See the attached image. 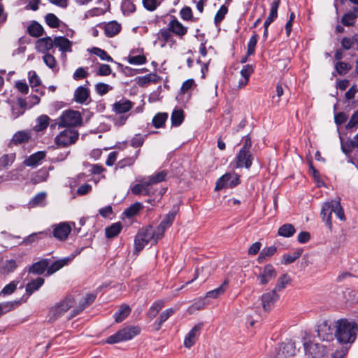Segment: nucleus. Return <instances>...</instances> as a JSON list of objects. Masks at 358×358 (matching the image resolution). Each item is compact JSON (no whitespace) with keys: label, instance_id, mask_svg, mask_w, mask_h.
I'll list each match as a JSON object with an SVG mask.
<instances>
[{"label":"nucleus","instance_id":"7ed1b4c3","mask_svg":"<svg viewBox=\"0 0 358 358\" xmlns=\"http://www.w3.org/2000/svg\"><path fill=\"white\" fill-rule=\"evenodd\" d=\"M141 332V329L138 326H127L119 330L115 334L107 338L106 343L114 344L132 339Z\"/></svg>","mask_w":358,"mask_h":358},{"label":"nucleus","instance_id":"dca6fc26","mask_svg":"<svg viewBox=\"0 0 358 358\" xmlns=\"http://www.w3.org/2000/svg\"><path fill=\"white\" fill-rule=\"evenodd\" d=\"M134 105L130 100L123 98L112 105V110L116 114H124L129 112Z\"/></svg>","mask_w":358,"mask_h":358},{"label":"nucleus","instance_id":"2f4dec72","mask_svg":"<svg viewBox=\"0 0 358 358\" xmlns=\"http://www.w3.org/2000/svg\"><path fill=\"white\" fill-rule=\"evenodd\" d=\"M253 71L254 69L252 66L248 64L243 66V69L241 71V75L242 76L243 78L239 80V88H242L248 84L249 78Z\"/></svg>","mask_w":358,"mask_h":358},{"label":"nucleus","instance_id":"e433bc0d","mask_svg":"<svg viewBox=\"0 0 358 358\" xmlns=\"http://www.w3.org/2000/svg\"><path fill=\"white\" fill-rule=\"evenodd\" d=\"M22 171V169L21 168L11 170L3 176V180L22 181L24 180V177L20 174Z\"/></svg>","mask_w":358,"mask_h":358},{"label":"nucleus","instance_id":"c85d7f7f","mask_svg":"<svg viewBox=\"0 0 358 358\" xmlns=\"http://www.w3.org/2000/svg\"><path fill=\"white\" fill-rule=\"evenodd\" d=\"M131 311V308L126 304H122L114 314V319L117 323L122 322Z\"/></svg>","mask_w":358,"mask_h":358},{"label":"nucleus","instance_id":"5fc2aeb1","mask_svg":"<svg viewBox=\"0 0 358 358\" xmlns=\"http://www.w3.org/2000/svg\"><path fill=\"white\" fill-rule=\"evenodd\" d=\"M91 53L98 56L101 59L107 62H113V58L103 49L99 48H92Z\"/></svg>","mask_w":358,"mask_h":358},{"label":"nucleus","instance_id":"cd10ccee","mask_svg":"<svg viewBox=\"0 0 358 358\" xmlns=\"http://www.w3.org/2000/svg\"><path fill=\"white\" fill-rule=\"evenodd\" d=\"M160 80L159 76L156 73H149L143 76H140L136 78L137 84L141 87H144L151 83H157Z\"/></svg>","mask_w":358,"mask_h":358},{"label":"nucleus","instance_id":"ddd939ff","mask_svg":"<svg viewBox=\"0 0 358 358\" xmlns=\"http://www.w3.org/2000/svg\"><path fill=\"white\" fill-rule=\"evenodd\" d=\"M335 330L327 321H324L317 325V336L323 341H333Z\"/></svg>","mask_w":358,"mask_h":358},{"label":"nucleus","instance_id":"1a4fd4ad","mask_svg":"<svg viewBox=\"0 0 358 358\" xmlns=\"http://www.w3.org/2000/svg\"><path fill=\"white\" fill-rule=\"evenodd\" d=\"M72 226H75L74 222H60L52 225V235L59 241H65L72 229Z\"/></svg>","mask_w":358,"mask_h":358},{"label":"nucleus","instance_id":"6ab92c4d","mask_svg":"<svg viewBox=\"0 0 358 358\" xmlns=\"http://www.w3.org/2000/svg\"><path fill=\"white\" fill-rule=\"evenodd\" d=\"M341 150L347 156L348 162L355 165L354 162H356V159L357 157L355 156V157H352L351 155V152H352L354 148H357V147L355 146V143H354L352 139H348L345 142H343L342 138H341Z\"/></svg>","mask_w":358,"mask_h":358},{"label":"nucleus","instance_id":"a878e982","mask_svg":"<svg viewBox=\"0 0 358 358\" xmlns=\"http://www.w3.org/2000/svg\"><path fill=\"white\" fill-rule=\"evenodd\" d=\"M45 157V152L43 151L36 152L31 155L24 161V165L31 167H35L41 164V161Z\"/></svg>","mask_w":358,"mask_h":358},{"label":"nucleus","instance_id":"6e6552de","mask_svg":"<svg viewBox=\"0 0 358 358\" xmlns=\"http://www.w3.org/2000/svg\"><path fill=\"white\" fill-rule=\"evenodd\" d=\"M256 276L259 285H266L277 277V271L272 264H268L259 267V273Z\"/></svg>","mask_w":358,"mask_h":358},{"label":"nucleus","instance_id":"864d4df0","mask_svg":"<svg viewBox=\"0 0 358 358\" xmlns=\"http://www.w3.org/2000/svg\"><path fill=\"white\" fill-rule=\"evenodd\" d=\"M166 173L165 171H160L155 175L149 176L148 178V181L149 182L150 185L153 187L154 185L164 181L166 178Z\"/></svg>","mask_w":358,"mask_h":358},{"label":"nucleus","instance_id":"423d86ee","mask_svg":"<svg viewBox=\"0 0 358 358\" xmlns=\"http://www.w3.org/2000/svg\"><path fill=\"white\" fill-rule=\"evenodd\" d=\"M153 243V233L152 232V227L142 228L136 235L134 240V247L137 252L142 250L144 247L150 242Z\"/></svg>","mask_w":358,"mask_h":358},{"label":"nucleus","instance_id":"f03ea898","mask_svg":"<svg viewBox=\"0 0 358 358\" xmlns=\"http://www.w3.org/2000/svg\"><path fill=\"white\" fill-rule=\"evenodd\" d=\"M340 199L325 202L322 208L321 215L323 220L326 222L329 228H331V213H334L341 220H345L344 210L341 206Z\"/></svg>","mask_w":358,"mask_h":358},{"label":"nucleus","instance_id":"c03bdc74","mask_svg":"<svg viewBox=\"0 0 358 358\" xmlns=\"http://www.w3.org/2000/svg\"><path fill=\"white\" fill-rule=\"evenodd\" d=\"M296 230L291 224H285L278 229V235L283 237H291L294 235Z\"/></svg>","mask_w":358,"mask_h":358},{"label":"nucleus","instance_id":"7c9ffc66","mask_svg":"<svg viewBox=\"0 0 358 358\" xmlns=\"http://www.w3.org/2000/svg\"><path fill=\"white\" fill-rule=\"evenodd\" d=\"M29 138V132L27 131H19L13 135L10 143L15 145H20L28 142Z\"/></svg>","mask_w":358,"mask_h":358},{"label":"nucleus","instance_id":"8fccbe9b","mask_svg":"<svg viewBox=\"0 0 358 358\" xmlns=\"http://www.w3.org/2000/svg\"><path fill=\"white\" fill-rule=\"evenodd\" d=\"M228 285V281L225 280L220 287L211 290L206 294V296L209 298H217L220 295L222 294Z\"/></svg>","mask_w":358,"mask_h":358},{"label":"nucleus","instance_id":"aec40b11","mask_svg":"<svg viewBox=\"0 0 358 358\" xmlns=\"http://www.w3.org/2000/svg\"><path fill=\"white\" fill-rule=\"evenodd\" d=\"M201 326V324H196L188 332L184 340L185 347L190 348L195 343L200 334Z\"/></svg>","mask_w":358,"mask_h":358},{"label":"nucleus","instance_id":"b1692460","mask_svg":"<svg viewBox=\"0 0 358 358\" xmlns=\"http://www.w3.org/2000/svg\"><path fill=\"white\" fill-rule=\"evenodd\" d=\"M49 265V259H43L33 264L28 269V272L29 273H33L36 275H41L45 271H48V267Z\"/></svg>","mask_w":358,"mask_h":358},{"label":"nucleus","instance_id":"5701e85b","mask_svg":"<svg viewBox=\"0 0 358 358\" xmlns=\"http://www.w3.org/2000/svg\"><path fill=\"white\" fill-rule=\"evenodd\" d=\"M19 263L20 262L12 259L3 261L0 265V273L4 276L10 275L16 270Z\"/></svg>","mask_w":358,"mask_h":358},{"label":"nucleus","instance_id":"f8f14e48","mask_svg":"<svg viewBox=\"0 0 358 358\" xmlns=\"http://www.w3.org/2000/svg\"><path fill=\"white\" fill-rule=\"evenodd\" d=\"M303 346L305 352L309 358H322L325 355V348L322 345L305 342Z\"/></svg>","mask_w":358,"mask_h":358},{"label":"nucleus","instance_id":"4468645a","mask_svg":"<svg viewBox=\"0 0 358 358\" xmlns=\"http://www.w3.org/2000/svg\"><path fill=\"white\" fill-rule=\"evenodd\" d=\"M155 191L156 189H153V187L150 185L148 180H141L139 183L131 188V193L135 195L152 196L155 194Z\"/></svg>","mask_w":358,"mask_h":358},{"label":"nucleus","instance_id":"79ce46f5","mask_svg":"<svg viewBox=\"0 0 358 358\" xmlns=\"http://www.w3.org/2000/svg\"><path fill=\"white\" fill-rule=\"evenodd\" d=\"M15 159V154H5L0 157V170L11 166Z\"/></svg>","mask_w":358,"mask_h":358},{"label":"nucleus","instance_id":"4d7b16f0","mask_svg":"<svg viewBox=\"0 0 358 358\" xmlns=\"http://www.w3.org/2000/svg\"><path fill=\"white\" fill-rule=\"evenodd\" d=\"M127 62L130 64L141 65V64H145L147 62V59H146L145 56H144V55H139L134 56V55H131V54H130L127 57Z\"/></svg>","mask_w":358,"mask_h":358},{"label":"nucleus","instance_id":"412c9836","mask_svg":"<svg viewBox=\"0 0 358 358\" xmlns=\"http://www.w3.org/2000/svg\"><path fill=\"white\" fill-rule=\"evenodd\" d=\"M168 27L172 33L180 38H182L187 32V27L183 26L176 18L171 20L168 24Z\"/></svg>","mask_w":358,"mask_h":358},{"label":"nucleus","instance_id":"4be33fe9","mask_svg":"<svg viewBox=\"0 0 358 358\" xmlns=\"http://www.w3.org/2000/svg\"><path fill=\"white\" fill-rule=\"evenodd\" d=\"M37 51L43 54L49 53L48 52L54 48L53 39L50 37H45L39 38L35 44Z\"/></svg>","mask_w":358,"mask_h":358},{"label":"nucleus","instance_id":"052dcab7","mask_svg":"<svg viewBox=\"0 0 358 358\" xmlns=\"http://www.w3.org/2000/svg\"><path fill=\"white\" fill-rule=\"evenodd\" d=\"M44 63L52 70L57 69V62L55 57L50 53L44 54L43 57Z\"/></svg>","mask_w":358,"mask_h":358},{"label":"nucleus","instance_id":"f3484780","mask_svg":"<svg viewBox=\"0 0 358 358\" xmlns=\"http://www.w3.org/2000/svg\"><path fill=\"white\" fill-rule=\"evenodd\" d=\"M96 295L92 293L87 294L83 301L80 302L78 306L71 311L70 318L73 317L82 312L84 309L91 305L95 300Z\"/></svg>","mask_w":358,"mask_h":358},{"label":"nucleus","instance_id":"774afa93","mask_svg":"<svg viewBox=\"0 0 358 358\" xmlns=\"http://www.w3.org/2000/svg\"><path fill=\"white\" fill-rule=\"evenodd\" d=\"M146 136L141 134L135 135L131 140L130 144L133 148H138L141 147L145 141Z\"/></svg>","mask_w":358,"mask_h":358},{"label":"nucleus","instance_id":"ea45409f","mask_svg":"<svg viewBox=\"0 0 358 358\" xmlns=\"http://www.w3.org/2000/svg\"><path fill=\"white\" fill-rule=\"evenodd\" d=\"M48 235V231H40L38 233H33L29 235L27 237L24 238V240L22 241L21 244H24L26 245H29L39 239L43 238L45 236H47Z\"/></svg>","mask_w":358,"mask_h":358},{"label":"nucleus","instance_id":"3c124183","mask_svg":"<svg viewBox=\"0 0 358 358\" xmlns=\"http://www.w3.org/2000/svg\"><path fill=\"white\" fill-rule=\"evenodd\" d=\"M143 207L141 203L136 202L130 207L126 208L124 211V215L127 217H131L136 215L141 208Z\"/></svg>","mask_w":358,"mask_h":358},{"label":"nucleus","instance_id":"39448f33","mask_svg":"<svg viewBox=\"0 0 358 358\" xmlns=\"http://www.w3.org/2000/svg\"><path fill=\"white\" fill-rule=\"evenodd\" d=\"M57 124L59 127L80 126L82 124V117L78 111L66 110L62 113Z\"/></svg>","mask_w":358,"mask_h":358},{"label":"nucleus","instance_id":"2eb2a0df","mask_svg":"<svg viewBox=\"0 0 358 358\" xmlns=\"http://www.w3.org/2000/svg\"><path fill=\"white\" fill-rule=\"evenodd\" d=\"M278 299L279 295L273 289L264 293L261 296L262 305L264 310L266 312L270 311Z\"/></svg>","mask_w":358,"mask_h":358},{"label":"nucleus","instance_id":"9b49d317","mask_svg":"<svg viewBox=\"0 0 358 358\" xmlns=\"http://www.w3.org/2000/svg\"><path fill=\"white\" fill-rule=\"evenodd\" d=\"M254 160V156L250 152V150H241L235 157L236 168H245L249 169Z\"/></svg>","mask_w":358,"mask_h":358},{"label":"nucleus","instance_id":"49530a36","mask_svg":"<svg viewBox=\"0 0 358 358\" xmlns=\"http://www.w3.org/2000/svg\"><path fill=\"white\" fill-rule=\"evenodd\" d=\"M290 277L287 273L282 275L278 279L277 283L273 289L276 292L282 290L290 282Z\"/></svg>","mask_w":358,"mask_h":358},{"label":"nucleus","instance_id":"58836bf2","mask_svg":"<svg viewBox=\"0 0 358 358\" xmlns=\"http://www.w3.org/2000/svg\"><path fill=\"white\" fill-rule=\"evenodd\" d=\"M282 354L285 357H289L294 356L296 352V348L295 345V343L292 341H290L287 343L283 344L281 348Z\"/></svg>","mask_w":358,"mask_h":358},{"label":"nucleus","instance_id":"338daca9","mask_svg":"<svg viewBox=\"0 0 358 358\" xmlns=\"http://www.w3.org/2000/svg\"><path fill=\"white\" fill-rule=\"evenodd\" d=\"M258 36L257 34L252 35L248 43V55H252L255 53V47L257 43Z\"/></svg>","mask_w":358,"mask_h":358},{"label":"nucleus","instance_id":"a18cd8bd","mask_svg":"<svg viewBox=\"0 0 358 358\" xmlns=\"http://www.w3.org/2000/svg\"><path fill=\"white\" fill-rule=\"evenodd\" d=\"M171 124L174 127L180 126L184 120V113L182 110H174L171 114Z\"/></svg>","mask_w":358,"mask_h":358},{"label":"nucleus","instance_id":"20e7f679","mask_svg":"<svg viewBox=\"0 0 358 358\" xmlns=\"http://www.w3.org/2000/svg\"><path fill=\"white\" fill-rule=\"evenodd\" d=\"M73 303L74 299L71 296L66 297L62 301L56 303L50 309L49 320L52 322L55 321L62 317L70 308H71Z\"/></svg>","mask_w":358,"mask_h":358},{"label":"nucleus","instance_id":"37998d69","mask_svg":"<svg viewBox=\"0 0 358 358\" xmlns=\"http://www.w3.org/2000/svg\"><path fill=\"white\" fill-rule=\"evenodd\" d=\"M27 31L30 36L39 37L43 32V27L37 22H33L27 28Z\"/></svg>","mask_w":358,"mask_h":358},{"label":"nucleus","instance_id":"680f3d73","mask_svg":"<svg viewBox=\"0 0 358 358\" xmlns=\"http://www.w3.org/2000/svg\"><path fill=\"white\" fill-rule=\"evenodd\" d=\"M176 213L171 212L165 215L162 221L160 222L159 225L164 227V229H167L170 227L175 219Z\"/></svg>","mask_w":358,"mask_h":358},{"label":"nucleus","instance_id":"c756f323","mask_svg":"<svg viewBox=\"0 0 358 358\" xmlns=\"http://www.w3.org/2000/svg\"><path fill=\"white\" fill-rule=\"evenodd\" d=\"M44 284V279L38 277L35 280H31L26 285L25 290L28 296L31 295L35 291H37Z\"/></svg>","mask_w":358,"mask_h":358},{"label":"nucleus","instance_id":"bb28decb","mask_svg":"<svg viewBox=\"0 0 358 358\" xmlns=\"http://www.w3.org/2000/svg\"><path fill=\"white\" fill-rule=\"evenodd\" d=\"M280 3V0H274L271 6L270 13L267 18L266 19L264 27H269L271 22H273L278 17V10Z\"/></svg>","mask_w":358,"mask_h":358},{"label":"nucleus","instance_id":"bf43d9fd","mask_svg":"<svg viewBox=\"0 0 358 358\" xmlns=\"http://www.w3.org/2000/svg\"><path fill=\"white\" fill-rule=\"evenodd\" d=\"M46 198V194L45 192L38 193L33 199L29 201V205L30 207H35L37 206L43 205Z\"/></svg>","mask_w":358,"mask_h":358},{"label":"nucleus","instance_id":"603ef678","mask_svg":"<svg viewBox=\"0 0 358 358\" xmlns=\"http://www.w3.org/2000/svg\"><path fill=\"white\" fill-rule=\"evenodd\" d=\"M301 250H297L292 254H285L282 257V264L287 265L294 262L296 259L299 258V257L301 255Z\"/></svg>","mask_w":358,"mask_h":358},{"label":"nucleus","instance_id":"4c0bfd02","mask_svg":"<svg viewBox=\"0 0 358 358\" xmlns=\"http://www.w3.org/2000/svg\"><path fill=\"white\" fill-rule=\"evenodd\" d=\"M69 259L66 258L55 261L50 265L49 264L48 267L47 275H50L56 271H59L64 266L66 265L69 263Z\"/></svg>","mask_w":358,"mask_h":358},{"label":"nucleus","instance_id":"9d476101","mask_svg":"<svg viewBox=\"0 0 358 358\" xmlns=\"http://www.w3.org/2000/svg\"><path fill=\"white\" fill-rule=\"evenodd\" d=\"M240 183L239 176L236 173H225L216 182L215 190L224 188H231Z\"/></svg>","mask_w":358,"mask_h":358},{"label":"nucleus","instance_id":"a211bd4d","mask_svg":"<svg viewBox=\"0 0 358 358\" xmlns=\"http://www.w3.org/2000/svg\"><path fill=\"white\" fill-rule=\"evenodd\" d=\"M54 47L57 48L59 51L64 54L72 51V42L64 36H57L53 39Z\"/></svg>","mask_w":358,"mask_h":358},{"label":"nucleus","instance_id":"09e8293b","mask_svg":"<svg viewBox=\"0 0 358 358\" xmlns=\"http://www.w3.org/2000/svg\"><path fill=\"white\" fill-rule=\"evenodd\" d=\"M19 283L18 280H13L4 287L0 292V296H7L13 294L17 289V286Z\"/></svg>","mask_w":358,"mask_h":358},{"label":"nucleus","instance_id":"f257e3e1","mask_svg":"<svg viewBox=\"0 0 358 358\" xmlns=\"http://www.w3.org/2000/svg\"><path fill=\"white\" fill-rule=\"evenodd\" d=\"M358 325L354 321L341 319L337 321L334 336L341 345L351 346L357 338Z\"/></svg>","mask_w":358,"mask_h":358},{"label":"nucleus","instance_id":"13d9d810","mask_svg":"<svg viewBox=\"0 0 358 358\" xmlns=\"http://www.w3.org/2000/svg\"><path fill=\"white\" fill-rule=\"evenodd\" d=\"M228 12V8L226 6L222 5L216 13L214 17V22L216 26L219 25L220 22L224 20L226 14Z\"/></svg>","mask_w":358,"mask_h":358},{"label":"nucleus","instance_id":"c9c22d12","mask_svg":"<svg viewBox=\"0 0 358 358\" xmlns=\"http://www.w3.org/2000/svg\"><path fill=\"white\" fill-rule=\"evenodd\" d=\"M122 229V226L120 222L113 223L108 227L106 228V236L108 238H114L120 233Z\"/></svg>","mask_w":358,"mask_h":358},{"label":"nucleus","instance_id":"393cba45","mask_svg":"<svg viewBox=\"0 0 358 358\" xmlns=\"http://www.w3.org/2000/svg\"><path fill=\"white\" fill-rule=\"evenodd\" d=\"M90 90L83 86H79L74 92L73 100L78 103H85L90 99Z\"/></svg>","mask_w":358,"mask_h":358},{"label":"nucleus","instance_id":"69168bd1","mask_svg":"<svg viewBox=\"0 0 358 358\" xmlns=\"http://www.w3.org/2000/svg\"><path fill=\"white\" fill-rule=\"evenodd\" d=\"M166 230V229H164V227L159 224L156 229H154L152 227V232L153 233V243L156 244L158 241L164 236Z\"/></svg>","mask_w":358,"mask_h":358},{"label":"nucleus","instance_id":"0e129e2a","mask_svg":"<svg viewBox=\"0 0 358 358\" xmlns=\"http://www.w3.org/2000/svg\"><path fill=\"white\" fill-rule=\"evenodd\" d=\"M176 312V309L171 308L163 311L159 317V328L161 325L165 322L171 316H172Z\"/></svg>","mask_w":358,"mask_h":358},{"label":"nucleus","instance_id":"a19ab883","mask_svg":"<svg viewBox=\"0 0 358 358\" xmlns=\"http://www.w3.org/2000/svg\"><path fill=\"white\" fill-rule=\"evenodd\" d=\"M277 251V248L275 246H270L268 248H264L261 252L257 258V262L259 263H262L268 257L273 256Z\"/></svg>","mask_w":358,"mask_h":358},{"label":"nucleus","instance_id":"72a5a7b5","mask_svg":"<svg viewBox=\"0 0 358 358\" xmlns=\"http://www.w3.org/2000/svg\"><path fill=\"white\" fill-rule=\"evenodd\" d=\"M358 17V8H355L352 12L345 13L342 19L341 22L345 26H352L355 24L356 18Z\"/></svg>","mask_w":358,"mask_h":358},{"label":"nucleus","instance_id":"473e14b6","mask_svg":"<svg viewBox=\"0 0 358 358\" xmlns=\"http://www.w3.org/2000/svg\"><path fill=\"white\" fill-rule=\"evenodd\" d=\"M120 24L115 21L110 22L104 25V33L108 37L115 36L120 31Z\"/></svg>","mask_w":358,"mask_h":358},{"label":"nucleus","instance_id":"e2e57ef3","mask_svg":"<svg viewBox=\"0 0 358 358\" xmlns=\"http://www.w3.org/2000/svg\"><path fill=\"white\" fill-rule=\"evenodd\" d=\"M45 18L47 24L50 27L57 28L59 26V20L55 14L48 13Z\"/></svg>","mask_w":358,"mask_h":358},{"label":"nucleus","instance_id":"6e6d98bb","mask_svg":"<svg viewBox=\"0 0 358 358\" xmlns=\"http://www.w3.org/2000/svg\"><path fill=\"white\" fill-rule=\"evenodd\" d=\"M139 152H140V150H138L137 151H136L134 156L127 157V158H124V159L119 161L117 166L122 169L127 166H131V165L134 164V163L135 162V161L136 160V159L138 157Z\"/></svg>","mask_w":358,"mask_h":358},{"label":"nucleus","instance_id":"0eeeda50","mask_svg":"<svg viewBox=\"0 0 358 358\" xmlns=\"http://www.w3.org/2000/svg\"><path fill=\"white\" fill-rule=\"evenodd\" d=\"M79 134L76 130L66 129L61 131L55 137V143L57 145L66 147L75 143L78 138Z\"/></svg>","mask_w":358,"mask_h":358},{"label":"nucleus","instance_id":"f704fd0d","mask_svg":"<svg viewBox=\"0 0 358 358\" xmlns=\"http://www.w3.org/2000/svg\"><path fill=\"white\" fill-rule=\"evenodd\" d=\"M50 117L46 115H41L36 120V125L34 130L36 131H42L45 130L50 124Z\"/></svg>","mask_w":358,"mask_h":358},{"label":"nucleus","instance_id":"de8ad7c7","mask_svg":"<svg viewBox=\"0 0 358 358\" xmlns=\"http://www.w3.org/2000/svg\"><path fill=\"white\" fill-rule=\"evenodd\" d=\"M168 118V115L166 113H159L155 115L152 119V123L155 127L160 128L162 127L166 120Z\"/></svg>","mask_w":358,"mask_h":358}]
</instances>
